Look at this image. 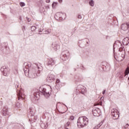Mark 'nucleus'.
Segmentation results:
<instances>
[{
  "label": "nucleus",
  "instance_id": "nucleus-45",
  "mask_svg": "<svg viewBox=\"0 0 129 129\" xmlns=\"http://www.w3.org/2000/svg\"><path fill=\"white\" fill-rule=\"evenodd\" d=\"M46 3L49 4V3H50V0H46Z\"/></svg>",
  "mask_w": 129,
  "mask_h": 129
},
{
  "label": "nucleus",
  "instance_id": "nucleus-43",
  "mask_svg": "<svg viewBox=\"0 0 129 129\" xmlns=\"http://www.w3.org/2000/svg\"><path fill=\"white\" fill-rule=\"evenodd\" d=\"M27 20L28 22H31V19L27 18Z\"/></svg>",
  "mask_w": 129,
  "mask_h": 129
},
{
  "label": "nucleus",
  "instance_id": "nucleus-24",
  "mask_svg": "<svg viewBox=\"0 0 129 129\" xmlns=\"http://www.w3.org/2000/svg\"><path fill=\"white\" fill-rule=\"evenodd\" d=\"M52 32L51 29H47V30L43 32V34H50Z\"/></svg>",
  "mask_w": 129,
  "mask_h": 129
},
{
  "label": "nucleus",
  "instance_id": "nucleus-44",
  "mask_svg": "<svg viewBox=\"0 0 129 129\" xmlns=\"http://www.w3.org/2000/svg\"><path fill=\"white\" fill-rule=\"evenodd\" d=\"M54 36H56V37H60V36H59L58 34H54Z\"/></svg>",
  "mask_w": 129,
  "mask_h": 129
},
{
  "label": "nucleus",
  "instance_id": "nucleus-21",
  "mask_svg": "<svg viewBox=\"0 0 129 129\" xmlns=\"http://www.w3.org/2000/svg\"><path fill=\"white\" fill-rule=\"evenodd\" d=\"M101 99L103 100V97H102L100 100H98V101L95 104V105H100L101 106H102V101H101Z\"/></svg>",
  "mask_w": 129,
  "mask_h": 129
},
{
  "label": "nucleus",
  "instance_id": "nucleus-50",
  "mask_svg": "<svg viewBox=\"0 0 129 129\" xmlns=\"http://www.w3.org/2000/svg\"><path fill=\"white\" fill-rule=\"evenodd\" d=\"M86 42L87 44H89V43H88V41L86 40Z\"/></svg>",
  "mask_w": 129,
  "mask_h": 129
},
{
  "label": "nucleus",
  "instance_id": "nucleus-7",
  "mask_svg": "<svg viewBox=\"0 0 129 129\" xmlns=\"http://www.w3.org/2000/svg\"><path fill=\"white\" fill-rule=\"evenodd\" d=\"M111 114L113 116V119H118L119 117V112L116 109H113L111 110Z\"/></svg>",
  "mask_w": 129,
  "mask_h": 129
},
{
  "label": "nucleus",
  "instance_id": "nucleus-42",
  "mask_svg": "<svg viewBox=\"0 0 129 129\" xmlns=\"http://www.w3.org/2000/svg\"><path fill=\"white\" fill-rule=\"evenodd\" d=\"M62 2H63V0H58V3H59L60 4H61Z\"/></svg>",
  "mask_w": 129,
  "mask_h": 129
},
{
  "label": "nucleus",
  "instance_id": "nucleus-4",
  "mask_svg": "<svg viewBox=\"0 0 129 129\" xmlns=\"http://www.w3.org/2000/svg\"><path fill=\"white\" fill-rule=\"evenodd\" d=\"M55 63H56V61L53 58L48 59L46 63L47 69L50 71H52L54 67H55Z\"/></svg>",
  "mask_w": 129,
  "mask_h": 129
},
{
  "label": "nucleus",
  "instance_id": "nucleus-37",
  "mask_svg": "<svg viewBox=\"0 0 129 129\" xmlns=\"http://www.w3.org/2000/svg\"><path fill=\"white\" fill-rule=\"evenodd\" d=\"M19 105H20V103H17V104H16L17 107H18V108H20V106H19Z\"/></svg>",
  "mask_w": 129,
  "mask_h": 129
},
{
  "label": "nucleus",
  "instance_id": "nucleus-30",
  "mask_svg": "<svg viewBox=\"0 0 129 129\" xmlns=\"http://www.w3.org/2000/svg\"><path fill=\"white\" fill-rule=\"evenodd\" d=\"M20 5L21 6V7H25V6H26V4L24 2H20Z\"/></svg>",
  "mask_w": 129,
  "mask_h": 129
},
{
  "label": "nucleus",
  "instance_id": "nucleus-46",
  "mask_svg": "<svg viewBox=\"0 0 129 129\" xmlns=\"http://www.w3.org/2000/svg\"><path fill=\"white\" fill-rule=\"evenodd\" d=\"M123 76H120L119 77V78L120 79H122V78H123Z\"/></svg>",
  "mask_w": 129,
  "mask_h": 129
},
{
  "label": "nucleus",
  "instance_id": "nucleus-49",
  "mask_svg": "<svg viewBox=\"0 0 129 129\" xmlns=\"http://www.w3.org/2000/svg\"><path fill=\"white\" fill-rule=\"evenodd\" d=\"M19 19L20 20V21H21V20H22V17H19Z\"/></svg>",
  "mask_w": 129,
  "mask_h": 129
},
{
  "label": "nucleus",
  "instance_id": "nucleus-16",
  "mask_svg": "<svg viewBox=\"0 0 129 129\" xmlns=\"http://www.w3.org/2000/svg\"><path fill=\"white\" fill-rule=\"evenodd\" d=\"M2 113L3 115H7L9 114V108L8 106H6L4 107L3 111H2Z\"/></svg>",
  "mask_w": 129,
  "mask_h": 129
},
{
  "label": "nucleus",
  "instance_id": "nucleus-23",
  "mask_svg": "<svg viewBox=\"0 0 129 129\" xmlns=\"http://www.w3.org/2000/svg\"><path fill=\"white\" fill-rule=\"evenodd\" d=\"M119 52H123V53H124V54H125V52H124V47H122L121 46L119 48Z\"/></svg>",
  "mask_w": 129,
  "mask_h": 129
},
{
  "label": "nucleus",
  "instance_id": "nucleus-11",
  "mask_svg": "<svg viewBox=\"0 0 129 129\" xmlns=\"http://www.w3.org/2000/svg\"><path fill=\"white\" fill-rule=\"evenodd\" d=\"M55 81V76L53 74H49L47 78H46L47 82L51 83L53 81Z\"/></svg>",
  "mask_w": 129,
  "mask_h": 129
},
{
  "label": "nucleus",
  "instance_id": "nucleus-36",
  "mask_svg": "<svg viewBox=\"0 0 129 129\" xmlns=\"http://www.w3.org/2000/svg\"><path fill=\"white\" fill-rule=\"evenodd\" d=\"M98 128H99V127L98 126V125L95 126L93 128V129H98Z\"/></svg>",
  "mask_w": 129,
  "mask_h": 129
},
{
  "label": "nucleus",
  "instance_id": "nucleus-40",
  "mask_svg": "<svg viewBox=\"0 0 129 129\" xmlns=\"http://www.w3.org/2000/svg\"><path fill=\"white\" fill-rule=\"evenodd\" d=\"M2 105H3V102L0 101V107H2Z\"/></svg>",
  "mask_w": 129,
  "mask_h": 129
},
{
  "label": "nucleus",
  "instance_id": "nucleus-33",
  "mask_svg": "<svg viewBox=\"0 0 129 129\" xmlns=\"http://www.w3.org/2000/svg\"><path fill=\"white\" fill-rule=\"evenodd\" d=\"M81 69L82 70H86V68H85V67H84V66H82L81 67Z\"/></svg>",
  "mask_w": 129,
  "mask_h": 129
},
{
  "label": "nucleus",
  "instance_id": "nucleus-53",
  "mask_svg": "<svg viewBox=\"0 0 129 129\" xmlns=\"http://www.w3.org/2000/svg\"><path fill=\"white\" fill-rule=\"evenodd\" d=\"M88 40V41H89V39H87Z\"/></svg>",
  "mask_w": 129,
  "mask_h": 129
},
{
  "label": "nucleus",
  "instance_id": "nucleus-48",
  "mask_svg": "<svg viewBox=\"0 0 129 129\" xmlns=\"http://www.w3.org/2000/svg\"><path fill=\"white\" fill-rule=\"evenodd\" d=\"M75 33V31L72 32L71 34L72 35H74V33Z\"/></svg>",
  "mask_w": 129,
  "mask_h": 129
},
{
  "label": "nucleus",
  "instance_id": "nucleus-28",
  "mask_svg": "<svg viewBox=\"0 0 129 129\" xmlns=\"http://www.w3.org/2000/svg\"><path fill=\"white\" fill-rule=\"evenodd\" d=\"M15 88H16V89L19 87V82H16L15 83Z\"/></svg>",
  "mask_w": 129,
  "mask_h": 129
},
{
  "label": "nucleus",
  "instance_id": "nucleus-14",
  "mask_svg": "<svg viewBox=\"0 0 129 129\" xmlns=\"http://www.w3.org/2000/svg\"><path fill=\"white\" fill-rule=\"evenodd\" d=\"M17 96L18 98V100L20 99H24V97H23V94L24 93V91L22 89L21 90H17Z\"/></svg>",
  "mask_w": 129,
  "mask_h": 129
},
{
  "label": "nucleus",
  "instance_id": "nucleus-22",
  "mask_svg": "<svg viewBox=\"0 0 129 129\" xmlns=\"http://www.w3.org/2000/svg\"><path fill=\"white\" fill-rule=\"evenodd\" d=\"M40 126L42 128H46V127H47V123L41 122Z\"/></svg>",
  "mask_w": 129,
  "mask_h": 129
},
{
  "label": "nucleus",
  "instance_id": "nucleus-13",
  "mask_svg": "<svg viewBox=\"0 0 129 129\" xmlns=\"http://www.w3.org/2000/svg\"><path fill=\"white\" fill-rule=\"evenodd\" d=\"M52 48L54 51H57L60 49V45L58 42H53L52 44Z\"/></svg>",
  "mask_w": 129,
  "mask_h": 129
},
{
  "label": "nucleus",
  "instance_id": "nucleus-18",
  "mask_svg": "<svg viewBox=\"0 0 129 129\" xmlns=\"http://www.w3.org/2000/svg\"><path fill=\"white\" fill-rule=\"evenodd\" d=\"M115 45L116 46H122V44H121V42H120V41L118 40L116 41L114 43L113 46V50L114 51V49H115V47H114Z\"/></svg>",
  "mask_w": 129,
  "mask_h": 129
},
{
  "label": "nucleus",
  "instance_id": "nucleus-20",
  "mask_svg": "<svg viewBox=\"0 0 129 129\" xmlns=\"http://www.w3.org/2000/svg\"><path fill=\"white\" fill-rule=\"evenodd\" d=\"M1 51H4V49H5V48L6 49H7V48H8V43L5 42V43H2L1 45Z\"/></svg>",
  "mask_w": 129,
  "mask_h": 129
},
{
  "label": "nucleus",
  "instance_id": "nucleus-35",
  "mask_svg": "<svg viewBox=\"0 0 129 129\" xmlns=\"http://www.w3.org/2000/svg\"><path fill=\"white\" fill-rule=\"evenodd\" d=\"M70 125V122L68 121L67 122V125H66V126H69Z\"/></svg>",
  "mask_w": 129,
  "mask_h": 129
},
{
  "label": "nucleus",
  "instance_id": "nucleus-34",
  "mask_svg": "<svg viewBox=\"0 0 129 129\" xmlns=\"http://www.w3.org/2000/svg\"><path fill=\"white\" fill-rule=\"evenodd\" d=\"M102 123H103L102 122H100L99 124H98V126H99V128L102 125Z\"/></svg>",
  "mask_w": 129,
  "mask_h": 129
},
{
  "label": "nucleus",
  "instance_id": "nucleus-2",
  "mask_svg": "<svg viewBox=\"0 0 129 129\" xmlns=\"http://www.w3.org/2000/svg\"><path fill=\"white\" fill-rule=\"evenodd\" d=\"M39 91L44 96L45 98H49L50 97V94L52 91V88L51 86L46 88L44 86H41L39 88Z\"/></svg>",
  "mask_w": 129,
  "mask_h": 129
},
{
  "label": "nucleus",
  "instance_id": "nucleus-1",
  "mask_svg": "<svg viewBox=\"0 0 129 129\" xmlns=\"http://www.w3.org/2000/svg\"><path fill=\"white\" fill-rule=\"evenodd\" d=\"M24 71L25 76L29 78H36L40 76V74L43 71V68L40 63H34L32 65L30 62L23 63Z\"/></svg>",
  "mask_w": 129,
  "mask_h": 129
},
{
  "label": "nucleus",
  "instance_id": "nucleus-32",
  "mask_svg": "<svg viewBox=\"0 0 129 129\" xmlns=\"http://www.w3.org/2000/svg\"><path fill=\"white\" fill-rule=\"evenodd\" d=\"M123 129H129V125H128V124H127L125 126V127H124V128Z\"/></svg>",
  "mask_w": 129,
  "mask_h": 129
},
{
  "label": "nucleus",
  "instance_id": "nucleus-5",
  "mask_svg": "<svg viewBox=\"0 0 129 129\" xmlns=\"http://www.w3.org/2000/svg\"><path fill=\"white\" fill-rule=\"evenodd\" d=\"M55 63H56V61L53 58L48 59L46 63L47 69L50 71H52L54 67H55Z\"/></svg>",
  "mask_w": 129,
  "mask_h": 129
},
{
  "label": "nucleus",
  "instance_id": "nucleus-12",
  "mask_svg": "<svg viewBox=\"0 0 129 129\" xmlns=\"http://www.w3.org/2000/svg\"><path fill=\"white\" fill-rule=\"evenodd\" d=\"M93 115L94 116H100V109L94 108L93 109Z\"/></svg>",
  "mask_w": 129,
  "mask_h": 129
},
{
  "label": "nucleus",
  "instance_id": "nucleus-6",
  "mask_svg": "<svg viewBox=\"0 0 129 129\" xmlns=\"http://www.w3.org/2000/svg\"><path fill=\"white\" fill-rule=\"evenodd\" d=\"M1 71L3 73L4 76H9L10 74V68L6 66H3L1 69Z\"/></svg>",
  "mask_w": 129,
  "mask_h": 129
},
{
  "label": "nucleus",
  "instance_id": "nucleus-41",
  "mask_svg": "<svg viewBox=\"0 0 129 129\" xmlns=\"http://www.w3.org/2000/svg\"><path fill=\"white\" fill-rule=\"evenodd\" d=\"M59 82H60V80L57 79L56 81V83H59Z\"/></svg>",
  "mask_w": 129,
  "mask_h": 129
},
{
  "label": "nucleus",
  "instance_id": "nucleus-17",
  "mask_svg": "<svg viewBox=\"0 0 129 129\" xmlns=\"http://www.w3.org/2000/svg\"><path fill=\"white\" fill-rule=\"evenodd\" d=\"M55 16H56V17H58L60 20H63V16H66V14L62 13H57L56 14Z\"/></svg>",
  "mask_w": 129,
  "mask_h": 129
},
{
  "label": "nucleus",
  "instance_id": "nucleus-31",
  "mask_svg": "<svg viewBox=\"0 0 129 129\" xmlns=\"http://www.w3.org/2000/svg\"><path fill=\"white\" fill-rule=\"evenodd\" d=\"M78 19H82V16H81V14L78 15Z\"/></svg>",
  "mask_w": 129,
  "mask_h": 129
},
{
  "label": "nucleus",
  "instance_id": "nucleus-3",
  "mask_svg": "<svg viewBox=\"0 0 129 129\" xmlns=\"http://www.w3.org/2000/svg\"><path fill=\"white\" fill-rule=\"evenodd\" d=\"M88 118L86 116H82L78 118L77 125L80 128L84 127L85 125L88 124Z\"/></svg>",
  "mask_w": 129,
  "mask_h": 129
},
{
  "label": "nucleus",
  "instance_id": "nucleus-26",
  "mask_svg": "<svg viewBox=\"0 0 129 129\" xmlns=\"http://www.w3.org/2000/svg\"><path fill=\"white\" fill-rule=\"evenodd\" d=\"M82 87V86L79 85L78 86L77 89H78L80 92H81V91H82V90H81V89Z\"/></svg>",
  "mask_w": 129,
  "mask_h": 129
},
{
  "label": "nucleus",
  "instance_id": "nucleus-8",
  "mask_svg": "<svg viewBox=\"0 0 129 129\" xmlns=\"http://www.w3.org/2000/svg\"><path fill=\"white\" fill-rule=\"evenodd\" d=\"M69 58V51H63L61 53V58L63 61H66Z\"/></svg>",
  "mask_w": 129,
  "mask_h": 129
},
{
  "label": "nucleus",
  "instance_id": "nucleus-51",
  "mask_svg": "<svg viewBox=\"0 0 129 129\" xmlns=\"http://www.w3.org/2000/svg\"><path fill=\"white\" fill-rule=\"evenodd\" d=\"M74 31H76V28H74Z\"/></svg>",
  "mask_w": 129,
  "mask_h": 129
},
{
  "label": "nucleus",
  "instance_id": "nucleus-38",
  "mask_svg": "<svg viewBox=\"0 0 129 129\" xmlns=\"http://www.w3.org/2000/svg\"><path fill=\"white\" fill-rule=\"evenodd\" d=\"M70 119H71V120H73V119H74V117L73 116H71L70 117Z\"/></svg>",
  "mask_w": 129,
  "mask_h": 129
},
{
  "label": "nucleus",
  "instance_id": "nucleus-39",
  "mask_svg": "<svg viewBox=\"0 0 129 129\" xmlns=\"http://www.w3.org/2000/svg\"><path fill=\"white\" fill-rule=\"evenodd\" d=\"M43 31H44V29H40L39 30V33L41 32H43Z\"/></svg>",
  "mask_w": 129,
  "mask_h": 129
},
{
  "label": "nucleus",
  "instance_id": "nucleus-29",
  "mask_svg": "<svg viewBox=\"0 0 129 129\" xmlns=\"http://www.w3.org/2000/svg\"><path fill=\"white\" fill-rule=\"evenodd\" d=\"M36 29H37V28L35 26H32L31 28V30L32 32H34Z\"/></svg>",
  "mask_w": 129,
  "mask_h": 129
},
{
  "label": "nucleus",
  "instance_id": "nucleus-10",
  "mask_svg": "<svg viewBox=\"0 0 129 129\" xmlns=\"http://www.w3.org/2000/svg\"><path fill=\"white\" fill-rule=\"evenodd\" d=\"M28 111L30 112L29 115L32 117L31 118H29L30 121H31V120H33V119H34V121H35V120H36L37 119V116L36 117L34 116L35 113H34V111H33V110H32V108H30Z\"/></svg>",
  "mask_w": 129,
  "mask_h": 129
},
{
  "label": "nucleus",
  "instance_id": "nucleus-47",
  "mask_svg": "<svg viewBox=\"0 0 129 129\" xmlns=\"http://www.w3.org/2000/svg\"><path fill=\"white\" fill-rule=\"evenodd\" d=\"M102 94H105V90H104V91H103V92H102Z\"/></svg>",
  "mask_w": 129,
  "mask_h": 129
},
{
  "label": "nucleus",
  "instance_id": "nucleus-9",
  "mask_svg": "<svg viewBox=\"0 0 129 129\" xmlns=\"http://www.w3.org/2000/svg\"><path fill=\"white\" fill-rule=\"evenodd\" d=\"M39 97H40V93L35 92L31 96V100H32V101H34L35 100H38Z\"/></svg>",
  "mask_w": 129,
  "mask_h": 129
},
{
  "label": "nucleus",
  "instance_id": "nucleus-19",
  "mask_svg": "<svg viewBox=\"0 0 129 129\" xmlns=\"http://www.w3.org/2000/svg\"><path fill=\"white\" fill-rule=\"evenodd\" d=\"M122 43L125 46H127L129 44V37H126L122 40Z\"/></svg>",
  "mask_w": 129,
  "mask_h": 129
},
{
  "label": "nucleus",
  "instance_id": "nucleus-25",
  "mask_svg": "<svg viewBox=\"0 0 129 129\" xmlns=\"http://www.w3.org/2000/svg\"><path fill=\"white\" fill-rule=\"evenodd\" d=\"M89 4L91 7H94V2L93 0L90 1Z\"/></svg>",
  "mask_w": 129,
  "mask_h": 129
},
{
  "label": "nucleus",
  "instance_id": "nucleus-27",
  "mask_svg": "<svg viewBox=\"0 0 129 129\" xmlns=\"http://www.w3.org/2000/svg\"><path fill=\"white\" fill-rule=\"evenodd\" d=\"M58 4V3L56 2H53L52 4V7L53 8V9H54L56 6H57V4Z\"/></svg>",
  "mask_w": 129,
  "mask_h": 129
},
{
  "label": "nucleus",
  "instance_id": "nucleus-15",
  "mask_svg": "<svg viewBox=\"0 0 129 129\" xmlns=\"http://www.w3.org/2000/svg\"><path fill=\"white\" fill-rule=\"evenodd\" d=\"M121 29L122 31H127L129 30V24L128 23H124L122 24L121 26Z\"/></svg>",
  "mask_w": 129,
  "mask_h": 129
},
{
  "label": "nucleus",
  "instance_id": "nucleus-52",
  "mask_svg": "<svg viewBox=\"0 0 129 129\" xmlns=\"http://www.w3.org/2000/svg\"><path fill=\"white\" fill-rule=\"evenodd\" d=\"M63 105H65V106H66V107H67V106H66V105H65V104H63Z\"/></svg>",
  "mask_w": 129,
  "mask_h": 129
}]
</instances>
